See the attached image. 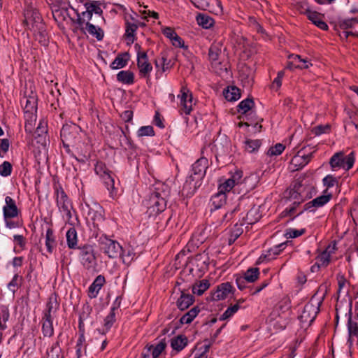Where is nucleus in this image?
Listing matches in <instances>:
<instances>
[{"label": "nucleus", "mask_w": 358, "mask_h": 358, "mask_svg": "<svg viewBox=\"0 0 358 358\" xmlns=\"http://www.w3.org/2000/svg\"><path fill=\"white\" fill-rule=\"evenodd\" d=\"M26 9L24 10V23L29 29L39 34V41L45 45L48 42L44 32V24L40 13L34 7L32 0H26Z\"/></svg>", "instance_id": "obj_1"}, {"label": "nucleus", "mask_w": 358, "mask_h": 358, "mask_svg": "<svg viewBox=\"0 0 358 358\" xmlns=\"http://www.w3.org/2000/svg\"><path fill=\"white\" fill-rule=\"evenodd\" d=\"M168 194V191H163L162 194L158 192H155L151 194L147 201V213L149 216H155L166 209V198Z\"/></svg>", "instance_id": "obj_2"}, {"label": "nucleus", "mask_w": 358, "mask_h": 358, "mask_svg": "<svg viewBox=\"0 0 358 358\" xmlns=\"http://www.w3.org/2000/svg\"><path fill=\"white\" fill-rule=\"evenodd\" d=\"M208 165V161L206 157H201L192 165V173L189 176L186 183L194 188L200 185V181L205 176L206 169Z\"/></svg>", "instance_id": "obj_3"}, {"label": "nucleus", "mask_w": 358, "mask_h": 358, "mask_svg": "<svg viewBox=\"0 0 358 358\" xmlns=\"http://www.w3.org/2000/svg\"><path fill=\"white\" fill-rule=\"evenodd\" d=\"M95 172L104 182V184L109 191L110 196L115 198L117 195V187L115 186L114 176L102 162H97L94 168Z\"/></svg>", "instance_id": "obj_4"}, {"label": "nucleus", "mask_w": 358, "mask_h": 358, "mask_svg": "<svg viewBox=\"0 0 358 358\" xmlns=\"http://www.w3.org/2000/svg\"><path fill=\"white\" fill-rule=\"evenodd\" d=\"M80 261L83 266L89 271H94L97 266V260L94 248L91 245H85L79 248Z\"/></svg>", "instance_id": "obj_5"}, {"label": "nucleus", "mask_w": 358, "mask_h": 358, "mask_svg": "<svg viewBox=\"0 0 358 358\" xmlns=\"http://www.w3.org/2000/svg\"><path fill=\"white\" fill-rule=\"evenodd\" d=\"M57 205L63 217L66 222H70L72 217L71 210L73 206L64 191L60 188L57 189Z\"/></svg>", "instance_id": "obj_6"}, {"label": "nucleus", "mask_w": 358, "mask_h": 358, "mask_svg": "<svg viewBox=\"0 0 358 358\" xmlns=\"http://www.w3.org/2000/svg\"><path fill=\"white\" fill-rule=\"evenodd\" d=\"M354 162L355 156L353 152H351L348 156H345L343 152H339L331 157L329 164L333 169L343 168L349 170L353 166Z\"/></svg>", "instance_id": "obj_7"}, {"label": "nucleus", "mask_w": 358, "mask_h": 358, "mask_svg": "<svg viewBox=\"0 0 358 358\" xmlns=\"http://www.w3.org/2000/svg\"><path fill=\"white\" fill-rule=\"evenodd\" d=\"M99 243L101 249L110 258H116L120 256L123 250L119 243L107 237L100 238Z\"/></svg>", "instance_id": "obj_8"}, {"label": "nucleus", "mask_w": 358, "mask_h": 358, "mask_svg": "<svg viewBox=\"0 0 358 358\" xmlns=\"http://www.w3.org/2000/svg\"><path fill=\"white\" fill-rule=\"evenodd\" d=\"M320 311V303H308L303 308L302 313L299 316L301 322L310 325L315 319Z\"/></svg>", "instance_id": "obj_9"}, {"label": "nucleus", "mask_w": 358, "mask_h": 358, "mask_svg": "<svg viewBox=\"0 0 358 358\" xmlns=\"http://www.w3.org/2000/svg\"><path fill=\"white\" fill-rule=\"evenodd\" d=\"M222 52V44L220 43H213L211 45L208 52L209 59L211 62L212 67L214 68L216 72L222 71L227 69L226 67L223 68L221 62L220 61V55Z\"/></svg>", "instance_id": "obj_10"}, {"label": "nucleus", "mask_w": 358, "mask_h": 358, "mask_svg": "<svg viewBox=\"0 0 358 358\" xmlns=\"http://www.w3.org/2000/svg\"><path fill=\"white\" fill-rule=\"evenodd\" d=\"M79 128L74 124L64 125L61 130V138L64 145L69 146L78 137Z\"/></svg>", "instance_id": "obj_11"}, {"label": "nucleus", "mask_w": 358, "mask_h": 358, "mask_svg": "<svg viewBox=\"0 0 358 358\" xmlns=\"http://www.w3.org/2000/svg\"><path fill=\"white\" fill-rule=\"evenodd\" d=\"M332 198V194L327 189L323 191V194L308 202L304 206V209L310 212H314L316 209L326 205Z\"/></svg>", "instance_id": "obj_12"}, {"label": "nucleus", "mask_w": 358, "mask_h": 358, "mask_svg": "<svg viewBox=\"0 0 358 358\" xmlns=\"http://www.w3.org/2000/svg\"><path fill=\"white\" fill-rule=\"evenodd\" d=\"M180 99L182 110L185 114H189L192 110V95L187 87H182L180 94L178 95Z\"/></svg>", "instance_id": "obj_13"}, {"label": "nucleus", "mask_w": 358, "mask_h": 358, "mask_svg": "<svg viewBox=\"0 0 358 358\" xmlns=\"http://www.w3.org/2000/svg\"><path fill=\"white\" fill-rule=\"evenodd\" d=\"M137 65L141 76L148 78L152 70V66L148 62L146 52H138Z\"/></svg>", "instance_id": "obj_14"}, {"label": "nucleus", "mask_w": 358, "mask_h": 358, "mask_svg": "<svg viewBox=\"0 0 358 358\" xmlns=\"http://www.w3.org/2000/svg\"><path fill=\"white\" fill-rule=\"evenodd\" d=\"M166 342L165 339L160 341L156 345H147L142 355L143 358L152 356V358H158L161 353L165 350Z\"/></svg>", "instance_id": "obj_15"}, {"label": "nucleus", "mask_w": 358, "mask_h": 358, "mask_svg": "<svg viewBox=\"0 0 358 358\" xmlns=\"http://www.w3.org/2000/svg\"><path fill=\"white\" fill-rule=\"evenodd\" d=\"M232 286L229 282L222 283L217 287V289L211 294L213 301H220L225 299L229 294L231 293Z\"/></svg>", "instance_id": "obj_16"}, {"label": "nucleus", "mask_w": 358, "mask_h": 358, "mask_svg": "<svg viewBox=\"0 0 358 358\" xmlns=\"http://www.w3.org/2000/svg\"><path fill=\"white\" fill-rule=\"evenodd\" d=\"M6 205L3 206V215L6 220L17 216L18 209L15 201L10 196L5 199Z\"/></svg>", "instance_id": "obj_17"}, {"label": "nucleus", "mask_w": 358, "mask_h": 358, "mask_svg": "<svg viewBox=\"0 0 358 358\" xmlns=\"http://www.w3.org/2000/svg\"><path fill=\"white\" fill-rule=\"evenodd\" d=\"M105 282V278L101 275H98L95 278L88 289V294L91 299L96 298L97 296L99 290L101 289Z\"/></svg>", "instance_id": "obj_18"}, {"label": "nucleus", "mask_w": 358, "mask_h": 358, "mask_svg": "<svg viewBox=\"0 0 358 358\" xmlns=\"http://www.w3.org/2000/svg\"><path fill=\"white\" fill-rule=\"evenodd\" d=\"M163 34L172 41L173 45L174 46L179 48L183 46V41H182L181 38L177 35L173 29L170 27H166L163 29Z\"/></svg>", "instance_id": "obj_19"}, {"label": "nucleus", "mask_w": 358, "mask_h": 358, "mask_svg": "<svg viewBox=\"0 0 358 358\" xmlns=\"http://www.w3.org/2000/svg\"><path fill=\"white\" fill-rule=\"evenodd\" d=\"M187 344V338L183 335H178L171 340V348L177 352L182 350Z\"/></svg>", "instance_id": "obj_20"}, {"label": "nucleus", "mask_w": 358, "mask_h": 358, "mask_svg": "<svg viewBox=\"0 0 358 358\" xmlns=\"http://www.w3.org/2000/svg\"><path fill=\"white\" fill-rule=\"evenodd\" d=\"M307 16L308 18L320 29L322 30L328 29V25L321 19L320 15L317 12L308 11Z\"/></svg>", "instance_id": "obj_21"}, {"label": "nucleus", "mask_w": 358, "mask_h": 358, "mask_svg": "<svg viewBox=\"0 0 358 358\" xmlns=\"http://www.w3.org/2000/svg\"><path fill=\"white\" fill-rule=\"evenodd\" d=\"M225 99L229 101L238 100L241 97L240 90L235 87H228L223 92Z\"/></svg>", "instance_id": "obj_22"}, {"label": "nucleus", "mask_w": 358, "mask_h": 358, "mask_svg": "<svg viewBox=\"0 0 358 358\" xmlns=\"http://www.w3.org/2000/svg\"><path fill=\"white\" fill-rule=\"evenodd\" d=\"M310 155H300L299 154L294 156L291 161V164L296 170L303 168L310 161Z\"/></svg>", "instance_id": "obj_23"}, {"label": "nucleus", "mask_w": 358, "mask_h": 358, "mask_svg": "<svg viewBox=\"0 0 358 358\" xmlns=\"http://www.w3.org/2000/svg\"><path fill=\"white\" fill-rule=\"evenodd\" d=\"M193 296L182 292L180 297L177 301V306L183 310L187 308L193 303Z\"/></svg>", "instance_id": "obj_24"}, {"label": "nucleus", "mask_w": 358, "mask_h": 358, "mask_svg": "<svg viewBox=\"0 0 358 358\" xmlns=\"http://www.w3.org/2000/svg\"><path fill=\"white\" fill-rule=\"evenodd\" d=\"M128 59L129 55L127 53L119 55L111 63L110 67L113 69L123 68L127 65Z\"/></svg>", "instance_id": "obj_25"}, {"label": "nucleus", "mask_w": 358, "mask_h": 358, "mask_svg": "<svg viewBox=\"0 0 358 358\" xmlns=\"http://www.w3.org/2000/svg\"><path fill=\"white\" fill-rule=\"evenodd\" d=\"M24 113L26 120L24 125L25 130L29 133H31L36 124V115L34 113V112Z\"/></svg>", "instance_id": "obj_26"}, {"label": "nucleus", "mask_w": 358, "mask_h": 358, "mask_svg": "<svg viewBox=\"0 0 358 358\" xmlns=\"http://www.w3.org/2000/svg\"><path fill=\"white\" fill-rule=\"evenodd\" d=\"M43 320L42 330L43 335L48 337L52 336L54 333L52 318H50L48 315L47 317H43Z\"/></svg>", "instance_id": "obj_27"}, {"label": "nucleus", "mask_w": 358, "mask_h": 358, "mask_svg": "<svg viewBox=\"0 0 358 358\" xmlns=\"http://www.w3.org/2000/svg\"><path fill=\"white\" fill-rule=\"evenodd\" d=\"M89 33L90 35L95 36L98 41H101L103 37V31L98 27L94 26L91 23L86 24L85 33Z\"/></svg>", "instance_id": "obj_28"}, {"label": "nucleus", "mask_w": 358, "mask_h": 358, "mask_svg": "<svg viewBox=\"0 0 358 358\" xmlns=\"http://www.w3.org/2000/svg\"><path fill=\"white\" fill-rule=\"evenodd\" d=\"M117 79L124 84H132L134 83V73L130 71H121L117 73Z\"/></svg>", "instance_id": "obj_29"}, {"label": "nucleus", "mask_w": 358, "mask_h": 358, "mask_svg": "<svg viewBox=\"0 0 358 358\" xmlns=\"http://www.w3.org/2000/svg\"><path fill=\"white\" fill-rule=\"evenodd\" d=\"M243 232L242 224H236L229 230V244H232Z\"/></svg>", "instance_id": "obj_30"}, {"label": "nucleus", "mask_w": 358, "mask_h": 358, "mask_svg": "<svg viewBox=\"0 0 358 358\" xmlns=\"http://www.w3.org/2000/svg\"><path fill=\"white\" fill-rule=\"evenodd\" d=\"M209 286L208 280H202L193 285L192 292L194 294L201 296L209 288Z\"/></svg>", "instance_id": "obj_31"}, {"label": "nucleus", "mask_w": 358, "mask_h": 358, "mask_svg": "<svg viewBox=\"0 0 358 358\" xmlns=\"http://www.w3.org/2000/svg\"><path fill=\"white\" fill-rule=\"evenodd\" d=\"M196 21L199 25L201 26L204 29H208L214 24L213 19L205 14H199L196 17Z\"/></svg>", "instance_id": "obj_32"}, {"label": "nucleus", "mask_w": 358, "mask_h": 358, "mask_svg": "<svg viewBox=\"0 0 358 358\" xmlns=\"http://www.w3.org/2000/svg\"><path fill=\"white\" fill-rule=\"evenodd\" d=\"M66 241L69 248L73 249L76 248L78 238L76 231L74 228L69 229L66 232Z\"/></svg>", "instance_id": "obj_33"}, {"label": "nucleus", "mask_w": 358, "mask_h": 358, "mask_svg": "<svg viewBox=\"0 0 358 358\" xmlns=\"http://www.w3.org/2000/svg\"><path fill=\"white\" fill-rule=\"evenodd\" d=\"M199 310L196 307L192 308L187 313H185L181 318L180 322L182 324H189L198 315Z\"/></svg>", "instance_id": "obj_34"}, {"label": "nucleus", "mask_w": 358, "mask_h": 358, "mask_svg": "<svg viewBox=\"0 0 358 358\" xmlns=\"http://www.w3.org/2000/svg\"><path fill=\"white\" fill-rule=\"evenodd\" d=\"M48 133V124L47 122L44 120H41L36 127L35 135L36 137H39L45 140V137Z\"/></svg>", "instance_id": "obj_35"}, {"label": "nucleus", "mask_w": 358, "mask_h": 358, "mask_svg": "<svg viewBox=\"0 0 358 358\" xmlns=\"http://www.w3.org/2000/svg\"><path fill=\"white\" fill-rule=\"evenodd\" d=\"M227 196L224 194L217 192L212 199V204L215 208H219L222 207L226 203Z\"/></svg>", "instance_id": "obj_36"}, {"label": "nucleus", "mask_w": 358, "mask_h": 358, "mask_svg": "<svg viewBox=\"0 0 358 358\" xmlns=\"http://www.w3.org/2000/svg\"><path fill=\"white\" fill-rule=\"evenodd\" d=\"M45 245L49 252H52L55 246L53 231L50 228L46 231Z\"/></svg>", "instance_id": "obj_37"}, {"label": "nucleus", "mask_w": 358, "mask_h": 358, "mask_svg": "<svg viewBox=\"0 0 358 358\" xmlns=\"http://www.w3.org/2000/svg\"><path fill=\"white\" fill-rule=\"evenodd\" d=\"M255 103L252 99L248 98L243 100L239 103L238 106V110L242 113H246L248 110H250L253 106Z\"/></svg>", "instance_id": "obj_38"}, {"label": "nucleus", "mask_w": 358, "mask_h": 358, "mask_svg": "<svg viewBox=\"0 0 358 358\" xmlns=\"http://www.w3.org/2000/svg\"><path fill=\"white\" fill-rule=\"evenodd\" d=\"M259 275L258 268H251L247 270L243 278L248 282H253L258 278Z\"/></svg>", "instance_id": "obj_39"}, {"label": "nucleus", "mask_w": 358, "mask_h": 358, "mask_svg": "<svg viewBox=\"0 0 358 358\" xmlns=\"http://www.w3.org/2000/svg\"><path fill=\"white\" fill-rule=\"evenodd\" d=\"M261 145L259 140L247 139L245 141V149L249 152H253L257 150Z\"/></svg>", "instance_id": "obj_40"}, {"label": "nucleus", "mask_w": 358, "mask_h": 358, "mask_svg": "<svg viewBox=\"0 0 358 358\" xmlns=\"http://www.w3.org/2000/svg\"><path fill=\"white\" fill-rule=\"evenodd\" d=\"M240 308L239 303H237L233 306L229 307L224 313L220 316L221 320H225L233 316Z\"/></svg>", "instance_id": "obj_41"}, {"label": "nucleus", "mask_w": 358, "mask_h": 358, "mask_svg": "<svg viewBox=\"0 0 358 358\" xmlns=\"http://www.w3.org/2000/svg\"><path fill=\"white\" fill-rule=\"evenodd\" d=\"M285 243L280 244L278 245H275V247L270 248L266 255H264V256H261L260 259L262 257L265 259H268V260L274 258L275 256L280 254V252L282 251V249H281L282 247H283Z\"/></svg>", "instance_id": "obj_42"}, {"label": "nucleus", "mask_w": 358, "mask_h": 358, "mask_svg": "<svg viewBox=\"0 0 358 358\" xmlns=\"http://www.w3.org/2000/svg\"><path fill=\"white\" fill-rule=\"evenodd\" d=\"M137 29V26L134 23H127L126 27V37L129 43H133L134 41V33Z\"/></svg>", "instance_id": "obj_43"}, {"label": "nucleus", "mask_w": 358, "mask_h": 358, "mask_svg": "<svg viewBox=\"0 0 358 358\" xmlns=\"http://www.w3.org/2000/svg\"><path fill=\"white\" fill-rule=\"evenodd\" d=\"M85 6H86V9L90 10L92 14H93V13H94L95 14L101 15V14L103 13L99 1H91L90 3H87L85 4Z\"/></svg>", "instance_id": "obj_44"}, {"label": "nucleus", "mask_w": 358, "mask_h": 358, "mask_svg": "<svg viewBox=\"0 0 358 358\" xmlns=\"http://www.w3.org/2000/svg\"><path fill=\"white\" fill-rule=\"evenodd\" d=\"M285 148V146L283 144L277 143L268 150L267 155L270 157L278 156L284 151Z\"/></svg>", "instance_id": "obj_45"}, {"label": "nucleus", "mask_w": 358, "mask_h": 358, "mask_svg": "<svg viewBox=\"0 0 358 358\" xmlns=\"http://www.w3.org/2000/svg\"><path fill=\"white\" fill-rule=\"evenodd\" d=\"M234 186L233 180L227 179L219 185L218 192L226 195V193L230 192Z\"/></svg>", "instance_id": "obj_46"}, {"label": "nucleus", "mask_w": 358, "mask_h": 358, "mask_svg": "<svg viewBox=\"0 0 358 358\" xmlns=\"http://www.w3.org/2000/svg\"><path fill=\"white\" fill-rule=\"evenodd\" d=\"M47 310L44 313V317H47V316L49 315L50 318H52V313H55L57 308V303L56 299L52 300V298H50L47 303Z\"/></svg>", "instance_id": "obj_47"}, {"label": "nucleus", "mask_w": 358, "mask_h": 358, "mask_svg": "<svg viewBox=\"0 0 358 358\" xmlns=\"http://www.w3.org/2000/svg\"><path fill=\"white\" fill-rule=\"evenodd\" d=\"M137 135L139 137L153 136L155 135V131L152 126H143L138 129Z\"/></svg>", "instance_id": "obj_48"}, {"label": "nucleus", "mask_w": 358, "mask_h": 358, "mask_svg": "<svg viewBox=\"0 0 358 358\" xmlns=\"http://www.w3.org/2000/svg\"><path fill=\"white\" fill-rule=\"evenodd\" d=\"M36 100L35 97H30L26 99V104L24 106V113L36 112Z\"/></svg>", "instance_id": "obj_49"}, {"label": "nucleus", "mask_w": 358, "mask_h": 358, "mask_svg": "<svg viewBox=\"0 0 358 358\" xmlns=\"http://www.w3.org/2000/svg\"><path fill=\"white\" fill-rule=\"evenodd\" d=\"M48 358H63L62 350L58 343H56L55 345L52 347L50 352H48Z\"/></svg>", "instance_id": "obj_50"}, {"label": "nucleus", "mask_w": 358, "mask_h": 358, "mask_svg": "<svg viewBox=\"0 0 358 358\" xmlns=\"http://www.w3.org/2000/svg\"><path fill=\"white\" fill-rule=\"evenodd\" d=\"M357 22V18L343 19L338 21V26L343 29H347L351 28L355 23Z\"/></svg>", "instance_id": "obj_51"}, {"label": "nucleus", "mask_w": 358, "mask_h": 358, "mask_svg": "<svg viewBox=\"0 0 358 358\" xmlns=\"http://www.w3.org/2000/svg\"><path fill=\"white\" fill-rule=\"evenodd\" d=\"M348 329L349 336H357V334H358V322L352 321L351 316L348 319Z\"/></svg>", "instance_id": "obj_52"}, {"label": "nucleus", "mask_w": 358, "mask_h": 358, "mask_svg": "<svg viewBox=\"0 0 358 358\" xmlns=\"http://www.w3.org/2000/svg\"><path fill=\"white\" fill-rule=\"evenodd\" d=\"M12 172V165L8 162H3V164L0 165V175L3 177H7L11 174Z\"/></svg>", "instance_id": "obj_53"}, {"label": "nucleus", "mask_w": 358, "mask_h": 358, "mask_svg": "<svg viewBox=\"0 0 358 358\" xmlns=\"http://www.w3.org/2000/svg\"><path fill=\"white\" fill-rule=\"evenodd\" d=\"M304 229H301L299 230L295 229H288L285 231V236L287 238H294L301 236L302 234H304Z\"/></svg>", "instance_id": "obj_54"}, {"label": "nucleus", "mask_w": 358, "mask_h": 358, "mask_svg": "<svg viewBox=\"0 0 358 358\" xmlns=\"http://www.w3.org/2000/svg\"><path fill=\"white\" fill-rule=\"evenodd\" d=\"M115 320V308H112L110 313L104 320V327L108 330L113 324Z\"/></svg>", "instance_id": "obj_55"}, {"label": "nucleus", "mask_w": 358, "mask_h": 358, "mask_svg": "<svg viewBox=\"0 0 358 358\" xmlns=\"http://www.w3.org/2000/svg\"><path fill=\"white\" fill-rule=\"evenodd\" d=\"M317 262L319 266H326L330 262V256L328 252H322L318 257L317 259Z\"/></svg>", "instance_id": "obj_56"}, {"label": "nucleus", "mask_w": 358, "mask_h": 358, "mask_svg": "<svg viewBox=\"0 0 358 358\" xmlns=\"http://www.w3.org/2000/svg\"><path fill=\"white\" fill-rule=\"evenodd\" d=\"M323 185L326 187L325 189L329 191V188L334 187L337 184V179L331 175H328L322 180Z\"/></svg>", "instance_id": "obj_57"}, {"label": "nucleus", "mask_w": 358, "mask_h": 358, "mask_svg": "<svg viewBox=\"0 0 358 358\" xmlns=\"http://www.w3.org/2000/svg\"><path fill=\"white\" fill-rule=\"evenodd\" d=\"M134 255V253H133L130 250L126 251L123 249L120 257L122 259V262L124 264H129L133 260Z\"/></svg>", "instance_id": "obj_58"}, {"label": "nucleus", "mask_w": 358, "mask_h": 358, "mask_svg": "<svg viewBox=\"0 0 358 358\" xmlns=\"http://www.w3.org/2000/svg\"><path fill=\"white\" fill-rule=\"evenodd\" d=\"M289 58L292 59L294 60L297 59L302 63L301 65L297 66H296L297 68L308 69L311 65L310 62L308 60L305 59H301V56L298 55H291L289 56Z\"/></svg>", "instance_id": "obj_59"}, {"label": "nucleus", "mask_w": 358, "mask_h": 358, "mask_svg": "<svg viewBox=\"0 0 358 358\" xmlns=\"http://www.w3.org/2000/svg\"><path fill=\"white\" fill-rule=\"evenodd\" d=\"M330 127L329 124L319 125L313 129V132L315 135H320L324 133H327L329 131Z\"/></svg>", "instance_id": "obj_60"}, {"label": "nucleus", "mask_w": 358, "mask_h": 358, "mask_svg": "<svg viewBox=\"0 0 358 358\" xmlns=\"http://www.w3.org/2000/svg\"><path fill=\"white\" fill-rule=\"evenodd\" d=\"M301 201L302 199H301L300 201L299 200L297 201H294L292 206H290L289 208H286L283 213H285L286 215H292L296 212V209L299 206Z\"/></svg>", "instance_id": "obj_61"}, {"label": "nucleus", "mask_w": 358, "mask_h": 358, "mask_svg": "<svg viewBox=\"0 0 358 358\" xmlns=\"http://www.w3.org/2000/svg\"><path fill=\"white\" fill-rule=\"evenodd\" d=\"M87 23H90V22H87L86 20H83L82 17L80 15H78V17L77 19L78 27L83 33H85V29H86V24Z\"/></svg>", "instance_id": "obj_62"}, {"label": "nucleus", "mask_w": 358, "mask_h": 358, "mask_svg": "<svg viewBox=\"0 0 358 358\" xmlns=\"http://www.w3.org/2000/svg\"><path fill=\"white\" fill-rule=\"evenodd\" d=\"M195 4L201 9L205 10L209 7V2L208 0H196Z\"/></svg>", "instance_id": "obj_63"}, {"label": "nucleus", "mask_w": 358, "mask_h": 358, "mask_svg": "<svg viewBox=\"0 0 358 358\" xmlns=\"http://www.w3.org/2000/svg\"><path fill=\"white\" fill-rule=\"evenodd\" d=\"M9 148V141L8 139H1L0 141V150L6 152Z\"/></svg>", "instance_id": "obj_64"}]
</instances>
